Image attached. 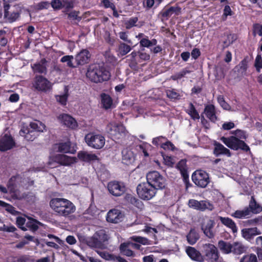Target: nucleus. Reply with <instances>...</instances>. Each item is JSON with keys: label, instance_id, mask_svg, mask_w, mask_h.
Wrapping results in <instances>:
<instances>
[{"label": "nucleus", "instance_id": "15", "mask_svg": "<svg viewBox=\"0 0 262 262\" xmlns=\"http://www.w3.org/2000/svg\"><path fill=\"white\" fill-rule=\"evenodd\" d=\"M58 119L63 125L69 128L75 129L78 127L76 120L68 114H60L58 117Z\"/></svg>", "mask_w": 262, "mask_h": 262}, {"label": "nucleus", "instance_id": "41", "mask_svg": "<svg viewBox=\"0 0 262 262\" xmlns=\"http://www.w3.org/2000/svg\"><path fill=\"white\" fill-rule=\"evenodd\" d=\"M122 160L125 161L126 163L127 162L131 163L134 161V157L132 151L126 149L122 150Z\"/></svg>", "mask_w": 262, "mask_h": 262}, {"label": "nucleus", "instance_id": "60", "mask_svg": "<svg viewBox=\"0 0 262 262\" xmlns=\"http://www.w3.org/2000/svg\"><path fill=\"white\" fill-rule=\"evenodd\" d=\"M104 38L106 43L111 46H113L115 39L114 37H111V33L108 31H106L104 35Z\"/></svg>", "mask_w": 262, "mask_h": 262}, {"label": "nucleus", "instance_id": "6", "mask_svg": "<svg viewBox=\"0 0 262 262\" xmlns=\"http://www.w3.org/2000/svg\"><path fill=\"white\" fill-rule=\"evenodd\" d=\"M157 190L156 187H152L147 182L141 183L137 187V194L143 200L151 199L156 194Z\"/></svg>", "mask_w": 262, "mask_h": 262}, {"label": "nucleus", "instance_id": "55", "mask_svg": "<svg viewBox=\"0 0 262 262\" xmlns=\"http://www.w3.org/2000/svg\"><path fill=\"white\" fill-rule=\"evenodd\" d=\"M97 253L102 258L107 260H115V255L106 251H97Z\"/></svg>", "mask_w": 262, "mask_h": 262}, {"label": "nucleus", "instance_id": "17", "mask_svg": "<svg viewBox=\"0 0 262 262\" xmlns=\"http://www.w3.org/2000/svg\"><path fill=\"white\" fill-rule=\"evenodd\" d=\"M188 205L189 207L200 211H204L206 209L212 210V205L205 201H200L194 199H190L188 201Z\"/></svg>", "mask_w": 262, "mask_h": 262}, {"label": "nucleus", "instance_id": "26", "mask_svg": "<svg viewBox=\"0 0 262 262\" xmlns=\"http://www.w3.org/2000/svg\"><path fill=\"white\" fill-rule=\"evenodd\" d=\"M58 151L62 153L75 154L76 149L71 146V142L67 141L58 144Z\"/></svg>", "mask_w": 262, "mask_h": 262}, {"label": "nucleus", "instance_id": "5", "mask_svg": "<svg viewBox=\"0 0 262 262\" xmlns=\"http://www.w3.org/2000/svg\"><path fill=\"white\" fill-rule=\"evenodd\" d=\"M147 182L157 190L163 189L166 185V180L161 173L157 171L148 172L146 174Z\"/></svg>", "mask_w": 262, "mask_h": 262}, {"label": "nucleus", "instance_id": "28", "mask_svg": "<svg viewBox=\"0 0 262 262\" xmlns=\"http://www.w3.org/2000/svg\"><path fill=\"white\" fill-rule=\"evenodd\" d=\"M219 219L221 223L227 227L231 229L233 233H236L237 228L235 222L228 217L219 216Z\"/></svg>", "mask_w": 262, "mask_h": 262}, {"label": "nucleus", "instance_id": "38", "mask_svg": "<svg viewBox=\"0 0 262 262\" xmlns=\"http://www.w3.org/2000/svg\"><path fill=\"white\" fill-rule=\"evenodd\" d=\"M186 112L193 120L199 119L200 118L199 114L192 102L189 103L188 108L186 110Z\"/></svg>", "mask_w": 262, "mask_h": 262}, {"label": "nucleus", "instance_id": "3", "mask_svg": "<svg viewBox=\"0 0 262 262\" xmlns=\"http://www.w3.org/2000/svg\"><path fill=\"white\" fill-rule=\"evenodd\" d=\"M108 235L104 229H100L97 231L92 237L86 241L87 245L91 247L104 249L106 246L104 244L108 239Z\"/></svg>", "mask_w": 262, "mask_h": 262}, {"label": "nucleus", "instance_id": "20", "mask_svg": "<svg viewBox=\"0 0 262 262\" xmlns=\"http://www.w3.org/2000/svg\"><path fill=\"white\" fill-rule=\"evenodd\" d=\"M52 161L60 165L69 166L73 163L74 159L65 155L57 154L53 157Z\"/></svg>", "mask_w": 262, "mask_h": 262}, {"label": "nucleus", "instance_id": "48", "mask_svg": "<svg viewBox=\"0 0 262 262\" xmlns=\"http://www.w3.org/2000/svg\"><path fill=\"white\" fill-rule=\"evenodd\" d=\"M74 57L72 55H66L63 56L60 59V62H67V66L69 68H74L77 67L76 65L75 66L72 62Z\"/></svg>", "mask_w": 262, "mask_h": 262}, {"label": "nucleus", "instance_id": "29", "mask_svg": "<svg viewBox=\"0 0 262 262\" xmlns=\"http://www.w3.org/2000/svg\"><path fill=\"white\" fill-rule=\"evenodd\" d=\"M103 7L105 9L110 8L113 11V15L116 17L118 18L119 16V14L118 12L115 3L112 0H102L101 2Z\"/></svg>", "mask_w": 262, "mask_h": 262}, {"label": "nucleus", "instance_id": "50", "mask_svg": "<svg viewBox=\"0 0 262 262\" xmlns=\"http://www.w3.org/2000/svg\"><path fill=\"white\" fill-rule=\"evenodd\" d=\"M76 2V0H63V8L66 10L64 12H68L74 8Z\"/></svg>", "mask_w": 262, "mask_h": 262}, {"label": "nucleus", "instance_id": "53", "mask_svg": "<svg viewBox=\"0 0 262 262\" xmlns=\"http://www.w3.org/2000/svg\"><path fill=\"white\" fill-rule=\"evenodd\" d=\"M105 61L107 63L114 66L117 63V58L110 53H106L105 55Z\"/></svg>", "mask_w": 262, "mask_h": 262}, {"label": "nucleus", "instance_id": "56", "mask_svg": "<svg viewBox=\"0 0 262 262\" xmlns=\"http://www.w3.org/2000/svg\"><path fill=\"white\" fill-rule=\"evenodd\" d=\"M138 18L137 17H133L130 18L128 20L125 22V26L127 29H130L132 27L136 26V24L137 23Z\"/></svg>", "mask_w": 262, "mask_h": 262}, {"label": "nucleus", "instance_id": "10", "mask_svg": "<svg viewBox=\"0 0 262 262\" xmlns=\"http://www.w3.org/2000/svg\"><path fill=\"white\" fill-rule=\"evenodd\" d=\"M107 188L110 193L115 196H120L126 191L124 183L115 180L109 182L107 183Z\"/></svg>", "mask_w": 262, "mask_h": 262}, {"label": "nucleus", "instance_id": "39", "mask_svg": "<svg viewBox=\"0 0 262 262\" xmlns=\"http://www.w3.org/2000/svg\"><path fill=\"white\" fill-rule=\"evenodd\" d=\"M166 94L167 97L172 101L180 100L181 97L180 94L178 92L177 90L174 89L167 90L166 91Z\"/></svg>", "mask_w": 262, "mask_h": 262}, {"label": "nucleus", "instance_id": "7", "mask_svg": "<svg viewBox=\"0 0 262 262\" xmlns=\"http://www.w3.org/2000/svg\"><path fill=\"white\" fill-rule=\"evenodd\" d=\"M84 139L88 146L95 149H101L105 144V138L100 134L90 133L85 135Z\"/></svg>", "mask_w": 262, "mask_h": 262}, {"label": "nucleus", "instance_id": "33", "mask_svg": "<svg viewBox=\"0 0 262 262\" xmlns=\"http://www.w3.org/2000/svg\"><path fill=\"white\" fill-rule=\"evenodd\" d=\"M101 104L105 110L109 109L113 104V99L111 97L105 93L101 94Z\"/></svg>", "mask_w": 262, "mask_h": 262}, {"label": "nucleus", "instance_id": "21", "mask_svg": "<svg viewBox=\"0 0 262 262\" xmlns=\"http://www.w3.org/2000/svg\"><path fill=\"white\" fill-rule=\"evenodd\" d=\"M176 167L177 169L180 171L184 183L187 182L188 181L189 174L188 172L186 160H181L177 164Z\"/></svg>", "mask_w": 262, "mask_h": 262}, {"label": "nucleus", "instance_id": "63", "mask_svg": "<svg viewBox=\"0 0 262 262\" xmlns=\"http://www.w3.org/2000/svg\"><path fill=\"white\" fill-rule=\"evenodd\" d=\"M130 239L135 242L145 245L147 243V239L141 236L134 235L130 237Z\"/></svg>", "mask_w": 262, "mask_h": 262}, {"label": "nucleus", "instance_id": "13", "mask_svg": "<svg viewBox=\"0 0 262 262\" xmlns=\"http://www.w3.org/2000/svg\"><path fill=\"white\" fill-rule=\"evenodd\" d=\"M108 133L113 140L120 139L125 136V128L121 124L112 125L108 130Z\"/></svg>", "mask_w": 262, "mask_h": 262}, {"label": "nucleus", "instance_id": "51", "mask_svg": "<svg viewBox=\"0 0 262 262\" xmlns=\"http://www.w3.org/2000/svg\"><path fill=\"white\" fill-rule=\"evenodd\" d=\"M120 250L124 255L127 256H132L134 255L133 251L128 249L127 245L125 243H122L120 245Z\"/></svg>", "mask_w": 262, "mask_h": 262}, {"label": "nucleus", "instance_id": "24", "mask_svg": "<svg viewBox=\"0 0 262 262\" xmlns=\"http://www.w3.org/2000/svg\"><path fill=\"white\" fill-rule=\"evenodd\" d=\"M260 234L261 232L256 227L244 228L242 230V236L247 240H250L253 238L254 236Z\"/></svg>", "mask_w": 262, "mask_h": 262}, {"label": "nucleus", "instance_id": "36", "mask_svg": "<svg viewBox=\"0 0 262 262\" xmlns=\"http://www.w3.org/2000/svg\"><path fill=\"white\" fill-rule=\"evenodd\" d=\"M28 220L26 223V227L27 229L33 232L37 231L38 229V225L40 223L32 217H28Z\"/></svg>", "mask_w": 262, "mask_h": 262}, {"label": "nucleus", "instance_id": "18", "mask_svg": "<svg viewBox=\"0 0 262 262\" xmlns=\"http://www.w3.org/2000/svg\"><path fill=\"white\" fill-rule=\"evenodd\" d=\"M91 54L87 49H82L77 53L75 57L76 66H83L90 61Z\"/></svg>", "mask_w": 262, "mask_h": 262}, {"label": "nucleus", "instance_id": "25", "mask_svg": "<svg viewBox=\"0 0 262 262\" xmlns=\"http://www.w3.org/2000/svg\"><path fill=\"white\" fill-rule=\"evenodd\" d=\"M204 113L206 117L212 122H215L217 120L216 116L215 108L213 104H207L204 108Z\"/></svg>", "mask_w": 262, "mask_h": 262}, {"label": "nucleus", "instance_id": "44", "mask_svg": "<svg viewBox=\"0 0 262 262\" xmlns=\"http://www.w3.org/2000/svg\"><path fill=\"white\" fill-rule=\"evenodd\" d=\"M128 201L130 204L138 209H142L144 208V204L140 200L135 196H130L128 197Z\"/></svg>", "mask_w": 262, "mask_h": 262}, {"label": "nucleus", "instance_id": "9", "mask_svg": "<svg viewBox=\"0 0 262 262\" xmlns=\"http://www.w3.org/2000/svg\"><path fill=\"white\" fill-rule=\"evenodd\" d=\"M33 86L39 92L46 93L52 88V84L46 78L41 75H36Z\"/></svg>", "mask_w": 262, "mask_h": 262}, {"label": "nucleus", "instance_id": "40", "mask_svg": "<svg viewBox=\"0 0 262 262\" xmlns=\"http://www.w3.org/2000/svg\"><path fill=\"white\" fill-rule=\"evenodd\" d=\"M250 214V210L248 207L245 208L244 210H236L232 214V216L237 219H243L246 217Z\"/></svg>", "mask_w": 262, "mask_h": 262}, {"label": "nucleus", "instance_id": "35", "mask_svg": "<svg viewBox=\"0 0 262 262\" xmlns=\"http://www.w3.org/2000/svg\"><path fill=\"white\" fill-rule=\"evenodd\" d=\"M158 41L155 38H152L151 40H149L148 36H146L145 37L142 38L140 40V46L143 48H150V47L156 46Z\"/></svg>", "mask_w": 262, "mask_h": 262}, {"label": "nucleus", "instance_id": "46", "mask_svg": "<svg viewBox=\"0 0 262 262\" xmlns=\"http://www.w3.org/2000/svg\"><path fill=\"white\" fill-rule=\"evenodd\" d=\"M32 69L35 73L43 74L45 75L47 73V68L46 66L42 65L41 64L36 63L34 64L32 67Z\"/></svg>", "mask_w": 262, "mask_h": 262}, {"label": "nucleus", "instance_id": "58", "mask_svg": "<svg viewBox=\"0 0 262 262\" xmlns=\"http://www.w3.org/2000/svg\"><path fill=\"white\" fill-rule=\"evenodd\" d=\"M248 57H246L244 58L239 63L238 67L239 70L242 71V72H245L248 69Z\"/></svg>", "mask_w": 262, "mask_h": 262}, {"label": "nucleus", "instance_id": "30", "mask_svg": "<svg viewBox=\"0 0 262 262\" xmlns=\"http://www.w3.org/2000/svg\"><path fill=\"white\" fill-rule=\"evenodd\" d=\"M20 134L21 136H24L25 138L28 141H33L37 136V133L34 130L29 129V127L21 129Z\"/></svg>", "mask_w": 262, "mask_h": 262}, {"label": "nucleus", "instance_id": "2", "mask_svg": "<svg viewBox=\"0 0 262 262\" xmlns=\"http://www.w3.org/2000/svg\"><path fill=\"white\" fill-rule=\"evenodd\" d=\"M52 210L59 216L67 217L74 213L76 207L70 200L64 198H53L50 202Z\"/></svg>", "mask_w": 262, "mask_h": 262}, {"label": "nucleus", "instance_id": "4", "mask_svg": "<svg viewBox=\"0 0 262 262\" xmlns=\"http://www.w3.org/2000/svg\"><path fill=\"white\" fill-rule=\"evenodd\" d=\"M221 140L229 148L234 150H241L244 152L250 151V148L243 140L234 136L229 137H222Z\"/></svg>", "mask_w": 262, "mask_h": 262}, {"label": "nucleus", "instance_id": "34", "mask_svg": "<svg viewBox=\"0 0 262 262\" xmlns=\"http://www.w3.org/2000/svg\"><path fill=\"white\" fill-rule=\"evenodd\" d=\"M218 247L224 253L228 254L232 252V244L223 240L218 242Z\"/></svg>", "mask_w": 262, "mask_h": 262}, {"label": "nucleus", "instance_id": "64", "mask_svg": "<svg viewBox=\"0 0 262 262\" xmlns=\"http://www.w3.org/2000/svg\"><path fill=\"white\" fill-rule=\"evenodd\" d=\"M79 13V11L74 10L68 14V18H72L74 20H77L78 21H80L82 17L78 16Z\"/></svg>", "mask_w": 262, "mask_h": 262}, {"label": "nucleus", "instance_id": "61", "mask_svg": "<svg viewBox=\"0 0 262 262\" xmlns=\"http://www.w3.org/2000/svg\"><path fill=\"white\" fill-rule=\"evenodd\" d=\"M166 140V138L165 137L162 136H159L153 138L152 143L153 145L156 146L160 145L161 147V145L163 143V141Z\"/></svg>", "mask_w": 262, "mask_h": 262}, {"label": "nucleus", "instance_id": "32", "mask_svg": "<svg viewBox=\"0 0 262 262\" xmlns=\"http://www.w3.org/2000/svg\"><path fill=\"white\" fill-rule=\"evenodd\" d=\"M188 243L191 245L196 243L200 238L199 234L194 229H191L186 236Z\"/></svg>", "mask_w": 262, "mask_h": 262}, {"label": "nucleus", "instance_id": "27", "mask_svg": "<svg viewBox=\"0 0 262 262\" xmlns=\"http://www.w3.org/2000/svg\"><path fill=\"white\" fill-rule=\"evenodd\" d=\"M78 159L83 162H90L98 160V157L94 154H89L86 151H80L77 155Z\"/></svg>", "mask_w": 262, "mask_h": 262}, {"label": "nucleus", "instance_id": "31", "mask_svg": "<svg viewBox=\"0 0 262 262\" xmlns=\"http://www.w3.org/2000/svg\"><path fill=\"white\" fill-rule=\"evenodd\" d=\"M248 208L250 210V212H251L255 214L258 213L262 211V207L256 202L253 196H251L249 204V207Z\"/></svg>", "mask_w": 262, "mask_h": 262}, {"label": "nucleus", "instance_id": "12", "mask_svg": "<svg viewBox=\"0 0 262 262\" xmlns=\"http://www.w3.org/2000/svg\"><path fill=\"white\" fill-rule=\"evenodd\" d=\"M203 249L205 259L208 262H214L219 259L218 250L214 245L206 244L203 245Z\"/></svg>", "mask_w": 262, "mask_h": 262}, {"label": "nucleus", "instance_id": "37", "mask_svg": "<svg viewBox=\"0 0 262 262\" xmlns=\"http://www.w3.org/2000/svg\"><path fill=\"white\" fill-rule=\"evenodd\" d=\"M187 255L192 259L195 260H199L201 257V253L194 248L188 247L186 249Z\"/></svg>", "mask_w": 262, "mask_h": 262}, {"label": "nucleus", "instance_id": "8", "mask_svg": "<svg viewBox=\"0 0 262 262\" xmlns=\"http://www.w3.org/2000/svg\"><path fill=\"white\" fill-rule=\"evenodd\" d=\"M193 182L198 186L205 188L210 182L209 174L205 171L197 170L192 174Z\"/></svg>", "mask_w": 262, "mask_h": 262}, {"label": "nucleus", "instance_id": "11", "mask_svg": "<svg viewBox=\"0 0 262 262\" xmlns=\"http://www.w3.org/2000/svg\"><path fill=\"white\" fill-rule=\"evenodd\" d=\"M10 5L8 4H5L4 6V18L9 23H13L17 20L20 17L21 10L18 6H14L13 10L9 11Z\"/></svg>", "mask_w": 262, "mask_h": 262}, {"label": "nucleus", "instance_id": "62", "mask_svg": "<svg viewBox=\"0 0 262 262\" xmlns=\"http://www.w3.org/2000/svg\"><path fill=\"white\" fill-rule=\"evenodd\" d=\"M254 66L257 72H260V69L262 68V57L260 55H257L254 63Z\"/></svg>", "mask_w": 262, "mask_h": 262}, {"label": "nucleus", "instance_id": "23", "mask_svg": "<svg viewBox=\"0 0 262 262\" xmlns=\"http://www.w3.org/2000/svg\"><path fill=\"white\" fill-rule=\"evenodd\" d=\"M214 225V221L210 219L205 225L202 226V230L203 231L204 233L210 238H213L214 236L213 231Z\"/></svg>", "mask_w": 262, "mask_h": 262}, {"label": "nucleus", "instance_id": "16", "mask_svg": "<svg viewBox=\"0 0 262 262\" xmlns=\"http://www.w3.org/2000/svg\"><path fill=\"white\" fill-rule=\"evenodd\" d=\"M181 8L179 7H165L160 12L159 15L161 16V20L164 21L167 20L173 14L178 15L181 13Z\"/></svg>", "mask_w": 262, "mask_h": 262}, {"label": "nucleus", "instance_id": "42", "mask_svg": "<svg viewBox=\"0 0 262 262\" xmlns=\"http://www.w3.org/2000/svg\"><path fill=\"white\" fill-rule=\"evenodd\" d=\"M190 73V71L186 69H182L180 72L176 73L170 76V79L173 81H178L183 77H184L187 74Z\"/></svg>", "mask_w": 262, "mask_h": 262}, {"label": "nucleus", "instance_id": "14", "mask_svg": "<svg viewBox=\"0 0 262 262\" xmlns=\"http://www.w3.org/2000/svg\"><path fill=\"white\" fill-rule=\"evenodd\" d=\"M15 146V142L11 135L5 134L0 139V151H6Z\"/></svg>", "mask_w": 262, "mask_h": 262}, {"label": "nucleus", "instance_id": "1", "mask_svg": "<svg viewBox=\"0 0 262 262\" xmlns=\"http://www.w3.org/2000/svg\"><path fill=\"white\" fill-rule=\"evenodd\" d=\"M86 76L95 83L108 81L111 77L109 69L104 64H92L89 66Z\"/></svg>", "mask_w": 262, "mask_h": 262}, {"label": "nucleus", "instance_id": "47", "mask_svg": "<svg viewBox=\"0 0 262 262\" xmlns=\"http://www.w3.org/2000/svg\"><path fill=\"white\" fill-rule=\"evenodd\" d=\"M230 133L234 135V136H235L240 140H246L248 138V135L247 134L246 132L239 129L231 131Z\"/></svg>", "mask_w": 262, "mask_h": 262}, {"label": "nucleus", "instance_id": "49", "mask_svg": "<svg viewBox=\"0 0 262 262\" xmlns=\"http://www.w3.org/2000/svg\"><path fill=\"white\" fill-rule=\"evenodd\" d=\"M39 123L40 125L42 126V127L39 126L37 123L31 122L30 123V127L29 128L32 130H34V132H36V133L38 132H41L43 131V129H45L46 126L44 124H42L41 122H39Z\"/></svg>", "mask_w": 262, "mask_h": 262}, {"label": "nucleus", "instance_id": "43", "mask_svg": "<svg viewBox=\"0 0 262 262\" xmlns=\"http://www.w3.org/2000/svg\"><path fill=\"white\" fill-rule=\"evenodd\" d=\"M132 50L130 46L124 42H120L118 46V51L121 56H124Z\"/></svg>", "mask_w": 262, "mask_h": 262}, {"label": "nucleus", "instance_id": "22", "mask_svg": "<svg viewBox=\"0 0 262 262\" xmlns=\"http://www.w3.org/2000/svg\"><path fill=\"white\" fill-rule=\"evenodd\" d=\"M213 153L215 157H219L221 155H226L228 157L231 156V152L229 149L224 146L221 143L215 142Z\"/></svg>", "mask_w": 262, "mask_h": 262}, {"label": "nucleus", "instance_id": "52", "mask_svg": "<svg viewBox=\"0 0 262 262\" xmlns=\"http://www.w3.org/2000/svg\"><path fill=\"white\" fill-rule=\"evenodd\" d=\"M240 262H258L257 256L254 254L244 255L240 260Z\"/></svg>", "mask_w": 262, "mask_h": 262}, {"label": "nucleus", "instance_id": "45", "mask_svg": "<svg viewBox=\"0 0 262 262\" xmlns=\"http://www.w3.org/2000/svg\"><path fill=\"white\" fill-rule=\"evenodd\" d=\"M232 252L235 254L239 255L242 254L245 251L244 247L241 244L234 243L232 245Z\"/></svg>", "mask_w": 262, "mask_h": 262}, {"label": "nucleus", "instance_id": "57", "mask_svg": "<svg viewBox=\"0 0 262 262\" xmlns=\"http://www.w3.org/2000/svg\"><path fill=\"white\" fill-rule=\"evenodd\" d=\"M63 0H52L51 5L54 10H59L63 8Z\"/></svg>", "mask_w": 262, "mask_h": 262}, {"label": "nucleus", "instance_id": "59", "mask_svg": "<svg viewBox=\"0 0 262 262\" xmlns=\"http://www.w3.org/2000/svg\"><path fill=\"white\" fill-rule=\"evenodd\" d=\"M218 103L224 110H228L230 107L229 105L225 101V99L222 95H219L217 98Z\"/></svg>", "mask_w": 262, "mask_h": 262}, {"label": "nucleus", "instance_id": "54", "mask_svg": "<svg viewBox=\"0 0 262 262\" xmlns=\"http://www.w3.org/2000/svg\"><path fill=\"white\" fill-rule=\"evenodd\" d=\"M26 220L24 217L18 216L16 217V225L19 228L21 229L23 231L27 230L26 226H24L26 225Z\"/></svg>", "mask_w": 262, "mask_h": 262}, {"label": "nucleus", "instance_id": "19", "mask_svg": "<svg viewBox=\"0 0 262 262\" xmlns=\"http://www.w3.org/2000/svg\"><path fill=\"white\" fill-rule=\"evenodd\" d=\"M123 217V214L120 210L113 209L107 213L106 221L112 223H118L120 222Z\"/></svg>", "mask_w": 262, "mask_h": 262}]
</instances>
